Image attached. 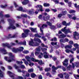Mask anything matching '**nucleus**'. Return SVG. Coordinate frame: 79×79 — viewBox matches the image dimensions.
Masks as SVG:
<instances>
[{
    "instance_id": "obj_12",
    "label": "nucleus",
    "mask_w": 79,
    "mask_h": 79,
    "mask_svg": "<svg viewBox=\"0 0 79 79\" xmlns=\"http://www.w3.org/2000/svg\"><path fill=\"white\" fill-rule=\"evenodd\" d=\"M14 4L15 6V7L16 8L17 10V11H20V7L18 6V5L16 4V3L14 2Z\"/></svg>"
},
{
    "instance_id": "obj_8",
    "label": "nucleus",
    "mask_w": 79,
    "mask_h": 79,
    "mask_svg": "<svg viewBox=\"0 0 79 79\" xmlns=\"http://www.w3.org/2000/svg\"><path fill=\"white\" fill-rule=\"evenodd\" d=\"M31 60L32 61L38 62V63L40 65H43V64H44V63L42 62V60H35V59H34V58H31Z\"/></svg>"
},
{
    "instance_id": "obj_56",
    "label": "nucleus",
    "mask_w": 79,
    "mask_h": 79,
    "mask_svg": "<svg viewBox=\"0 0 79 79\" xmlns=\"http://www.w3.org/2000/svg\"><path fill=\"white\" fill-rule=\"evenodd\" d=\"M57 27L58 28H60L61 27V24L60 23H58L57 24Z\"/></svg>"
},
{
    "instance_id": "obj_39",
    "label": "nucleus",
    "mask_w": 79,
    "mask_h": 79,
    "mask_svg": "<svg viewBox=\"0 0 79 79\" xmlns=\"http://www.w3.org/2000/svg\"><path fill=\"white\" fill-rule=\"evenodd\" d=\"M33 71H34V69H29L28 70V73H31L33 72Z\"/></svg>"
},
{
    "instance_id": "obj_20",
    "label": "nucleus",
    "mask_w": 79,
    "mask_h": 79,
    "mask_svg": "<svg viewBox=\"0 0 79 79\" xmlns=\"http://www.w3.org/2000/svg\"><path fill=\"white\" fill-rule=\"evenodd\" d=\"M64 77L65 79H68L69 77V74L67 73H64Z\"/></svg>"
},
{
    "instance_id": "obj_21",
    "label": "nucleus",
    "mask_w": 79,
    "mask_h": 79,
    "mask_svg": "<svg viewBox=\"0 0 79 79\" xmlns=\"http://www.w3.org/2000/svg\"><path fill=\"white\" fill-rule=\"evenodd\" d=\"M34 40L35 41V42L37 41L39 43H42V41L40 40V39L39 38H35L34 39Z\"/></svg>"
},
{
    "instance_id": "obj_13",
    "label": "nucleus",
    "mask_w": 79,
    "mask_h": 79,
    "mask_svg": "<svg viewBox=\"0 0 79 79\" xmlns=\"http://www.w3.org/2000/svg\"><path fill=\"white\" fill-rule=\"evenodd\" d=\"M29 1L28 0H24L22 2V3L24 5H27V4H28L29 3Z\"/></svg>"
},
{
    "instance_id": "obj_44",
    "label": "nucleus",
    "mask_w": 79,
    "mask_h": 79,
    "mask_svg": "<svg viewBox=\"0 0 79 79\" xmlns=\"http://www.w3.org/2000/svg\"><path fill=\"white\" fill-rule=\"evenodd\" d=\"M75 12H76L75 10H70L69 11V13H75Z\"/></svg>"
},
{
    "instance_id": "obj_5",
    "label": "nucleus",
    "mask_w": 79,
    "mask_h": 79,
    "mask_svg": "<svg viewBox=\"0 0 79 79\" xmlns=\"http://www.w3.org/2000/svg\"><path fill=\"white\" fill-rule=\"evenodd\" d=\"M23 31L24 32V33H23L22 37H26L28 35V32H30V31L28 30L24 29L23 30Z\"/></svg>"
},
{
    "instance_id": "obj_17",
    "label": "nucleus",
    "mask_w": 79,
    "mask_h": 79,
    "mask_svg": "<svg viewBox=\"0 0 79 79\" xmlns=\"http://www.w3.org/2000/svg\"><path fill=\"white\" fill-rule=\"evenodd\" d=\"M30 29L31 31H32V32H35V33H37V29L36 28H30Z\"/></svg>"
},
{
    "instance_id": "obj_47",
    "label": "nucleus",
    "mask_w": 79,
    "mask_h": 79,
    "mask_svg": "<svg viewBox=\"0 0 79 79\" xmlns=\"http://www.w3.org/2000/svg\"><path fill=\"white\" fill-rule=\"evenodd\" d=\"M62 25H63L64 26H66V22L65 21L62 22Z\"/></svg>"
},
{
    "instance_id": "obj_1",
    "label": "nucleus",
    "mask_w": 79,
    "mask_h": 79,
    "mask_svg": "<svg viewBox=\"0 0 79 79\" xmlns=\"http://www.w3.org/2000/svg\"><path fill=\"white\" fill-rule=\"evenodd\" d=\"M2 45L4 47H7L8 48L11 49L12 52H14V53H17L18 52L20 51V48L19 47L17 49L15 48H11V46H10V44L8 43H6L5 44H3Z\"/></svg>"
},
{
    "instance_id": "obj_19",
    "label": "nucleus",
    "mask_w": 79,
    "mask_h": 79,
    "mask_svg": "<svg viewBox=\"0 0 79 79\" xmlns=\"http://www.w3.org/2000/svg\"><path fill=\"white\" fill-rule=\"evenodd\" d=\"M14 68H15V69H17V71L19 72V73L20 72V70L19 69V66L18 67V66H17L16 64H15L14 65Z\"/></svg>"
},
{
    "instance_id": "obj_40",
    "label": "nucleus",
    "mask_w": 79,
    "mask_h": 79,
    "mask_svg": "<svg viewBox=\"0 0 79 79\" xmlns=\"http://www.w3.org/2000/svg\"><path fill=\"white\" fill-rule=\"evenodd\" d=\"M23 53L25 54H27L29 53V52L28 51L25 50L23 52Z\"/></svg>"
},
{
    "instance_id": "obj_43",
    "label": "nucleus",
    "mask_w": 79,
    "mask_h": 79,
    "mask_svg": "<svg viewBox=\"0 0 79 79\" xmlns=\"http://www.w3.org/2000/svg\"><path fill=\"white\" fill-rule=\"evenodd\" d=\"M50 70V68H46L45 69V71L46 72L49 71Z\"/></svg>"
},
{
    "instance_id": "obj_22",
    "label": "nucleus",
    "mask_w": 79,
    "mask_h": 79,
    "mask_svg": "<svg viewBox=\"0 0 79 79\" xmlns=\"http://www.w3.org/2000/svg\"><path fill=\"white\" fill-rule=\"evenodd\" d=\"M50 17V16L49 15H48V16H47L46 18H45V17L43 16V19L44 21H47V20H48Z\"/></svg>"
},
{
    "instance_id": "obj_46",
    "label": "nucleus",
    "mask_w": 79,
    "mask_h": 79,
    "mask_svg": "<svg viewBox=\"0 0 79 79\" xmlns=\"http://www.w3.org/2000/svg\"><path fill=\"white\" fill-rule=\"evenodd\" d=\"M62 15H66V14L67 13V11H63L62 12Z\"/></svg>"
},
{
    "instance_id": "obj_38",
    "label": "nucleus",
    "mask_w": 79,
    "mask_h": 79,
    "mask_svg": "<svg viewBox=\"0 0 79 79\" xmlns=\"http://www.w3.org/2000/svg\"><path fill=\"white\" fill-rule=\"evenodd\" d=\"M22 17H23V18H27V15L26 14L24 15H21Z\"/></svg>"
},
{
    "instance_id": "obj_58",
    "label": "nucleus",
    "mask_w": 79,
    "mask_h": 79,
    "mask_svg": "<svg viewBox=\"0 0 79 79\" xmlns=\"http://www.w3.org/2000/svg\"><path fill=\"white\" fill-rule=\"evenodd\" d=\"M46 23L48 24V25L49 26H50H50H51V25H52V23H51L48 22H47Z\"/></svg>"
},
{
    "instance_id": "obj_63",
    "label": "nucleus",
    "mask_w": 79,
    "mask_h": 79,
    "mask_svg": "<svg viewBox=\"0 0 79 79\" xmlns=\"http://www.w3.org/2000/svg\"><path fill=\"white\" fill-rule=\"evenodd\" d=\"M20 67L21 68H25V66L23 65H20Z\"/></svg>"
},
{
    "instance_id": "obj_33",
    "label": "nucleus",
    "mask_w": 79,
    "mask_h": 79,
    "mask_svg": "<svg viewBox=\"0 0 79 79\" xmlns=\"http://www.w3.org/2000/svg\"><path fill=\"white\" fill-rule=\"evenodd\" d=\"M72 68V66H71V65H69V66H68L67 68V70H70Z\"/></svg>"
},
{
    "instance_id": "obj_51",
    "label": "nucleus",
    "mask_w": 79,
    "mask_h": 79,
    "mask_svg": "<svg viewBox=\"0 0 79 79\" xmlns=\"http://www.w3.org/2000/svg\"><path fill=\"white\" fill-rule=\"evenodd\" d=\"M64 41H65V43L68 42L69 41V40L68 38H65L64 39Z\"/></svg>"
},
{
    "instance_id": "obj_3",
    "label": "nucleus",
    "mask_w": 79,
    "mask_h": 79,
    "mask_svg": "<svg viewBox=\"0 0 79 79\" xmlns=\"http://www.w3.org/2000/svg\"><path fill=\"white\" fill-rule=\"evenodd\" d=\"M7 21L10 23V26L8 27V29H16V27L15 26L14 24V23H15V20L13 19H8Z\"/></svg>"
},
{
    "instance_id": "obj_60",
    "label": "nucleus",
    "mask_w": 79,
    "mask_h": 79,
    "mask_svg": "<svg viewBox=\"0 0 79 79\" xmlns=\"http://www.w3.org/2000/svg\"><path fill=\"white\" fill-rule=\"evenodd\" d=\"M23 50H24V48H23V47H20V52H22V51H23Z\"/></svg>"
},
{
    "instance_id": "obj_61",
    "label": "nucleus",
    "mask_w": 79,
    "mask_h": 79,
    "mask_svg": "<svg viewBox=\"0 0 79 79\" xmlns=\"http://www.w3.org/2000/svg\"><path fill=\"white\" fill-rule=\"evenodd\" d=\"M65 51L67 53H69V52H70V50L68 49H67L65 50Z\"/></svg>"
},
{
    "instance_id": "obj_45",
    "label": "nucleus",
    "mask_w": 79,
    "mask_h": 79,
    "mask_svg": "<svg viewBox=\"0 0 79 79\" xmlns=\"http://www.w3.org/2000/svg\"><path fill=\"white\" fill-rule=\"evenodd\" d=\"M38 18L40 19H42V15H40L38 16Z\"/></svg>"
},
{
    "instance_id": "obj_2",
    "label": "nucleus",
    "mask_w": 79,
    "mask_h": 79,
    "mask_svg": "<svg viewBox=\"0 0 79 79\" xmlns=\"http://www.w3.org/2000/svg\"><path fill=\"white\" fill-rule=\"evenodd\" d=\"M9 57L8 58V57L5 56L4 57V59L6 61H7L8 62L10 63V62H11L13 61H15V56L13 55L12 53H9Z\"/></svg>"
},
{
    "instance_id": "obj_15",
    "label": "nucleus",
    "mask_w": 79,
    "mask_h": 79,
    "mask_svg": "<svg viewBox=\"0 0 79 79\" xmlns=\"http://www.w3.org/2000/svg\"><path fill=\"white\" fill-rule=\"evenodd\" d=\"M33 40H31L29 42V45H31V46H33L34 47V43L33 42Z\"/></svg>"
},
{
    "instance_id": "obj_52",
    "label": "nucleus",
    "mask_w": 79,
    "mask_h": 79,
    "mask_svg": "<svg viewBox=\"0 0 79 79\" xmlns=\"http://www.w3.org/2000/svg\"><path fill=\"white\" fill-rule=\"evenodd\" d=\"M42 52H45V51H47V49L46 48H42Z\"/></svg>"
},
{
    "instance_id": "obj_42",
    "label": "nucleus",
    "mask_w": 79,
    "mask_h": 79,
    "mask_svg": "<svg viewBox=\"0 0 79 79\" xmlns=\"http://www.w3.org/2000/svg\"><path fill=\"white\" fill-rule=\"evenodd\" d=\"M50 27L51 29H54L55 28V26L52 25H51Z\"/></svg>"
},
{
    "instance_id": "obj_49",
    "label": "nucleus",
    "mask_w": 79,
    "mask_h": 79,
    "mask_svg": "<svg viewBox=\"0 0 79 79\" xmlns=\"http://www.w3.org/2000/svg\"><path fill=\"white\" fill-rule=\"evenodd\" d=\"M30 64H29V65L30 66H34V64L33 63H32L31 62V61L30 62H29Z\"/></svg>"
},
{
    "instance_id": "obj_16",
    "label": "nucleus",
    "mask_w": 79,
    "mask_h": 79,
    "mask_svg": "<svg viewBox=\"0 0 79 79\" xmlns=\"http://www.w3.org/2000/svg\"><path fill=\"white\" fill-rule=\"evenodd\" d=\"M8 74H9L10 76L11 77H14V74L13 73H12L11 72L8 71H7Z\"/></svg>"
},
{
    "instance_id": "obj_34",
    "label": "nucleus",
    "mask_w": 79,
    "mask_h": 79,
    "mask_svg": "<svg viewBox=\"0 0 79 79\" xmlns=\"http://www.w3.org/2000/svg\"><path fill=\"white\" fill-rule=\"evenodd\" d=\"M0 77H3V73L2 72L1 70H0Z\"/></svg>"
},
{
    "instance_id": "obj_35",
    "label": "nucleus",
    "mask_w": 79,
    "mask_h": 79,
    "mask_svg": "<svg viewBox=\"0 0 79 79\" xmlns=\"http://www.w3.org/2000/svg\"><path fill=\"white\" fill-rule=\"evenodd\" d=\"M44 6L45 7L49 6L50 4L47 3H45L44 4Z\"/></svg>"
},
{
    "instance_id": "obj_9",
    "label": "nucleus",
    "mask_w": 79,
    "mask_h": 79,
    "mask_svg": "<svg viewBox=\"0 0 79 79\" xmlns=\"http://www.w3.org/2000/svg\"><path fill=\"white\" fill-rule=\"evenodd\" d=\"M40 54L42 55V56H43V55L44 57L45 58H48L49 56V54H48V53H47V52H44L43 54L42 53H40Z\"/></svg>"
},
{
    "instance_id": "obj_55",
    "label": "nucleus",
    "mask_w": 79,
    "mask_h": 79,
    "mask_svg": "<svg viewBox=\"0 0 79 79\" xmlns=\"http://www.w3.org/2000/svg\"><path fill=\"white\" fill-rule=\"evenodd\" d=\"M10 44L11 46H15V45H16V44L13 43H11Z\"/></svg>"
},
{
    "instance_id": "obj_28",
    "label": "nucleus",
    "mask_w": 79,
    "mask_h": 79,
    "mask_svg": "<svg viewBox=\"0 0 79 79\" xmlns=\"http://www.w3.org/2000/svg\"><path fill=\"white\" fill-rule=\"evenodd\" d=\"M30 76V74L29 73H26V76H24V79H26V77H29Z\"/></svg>"
},
{
    "instance_id": "obj_62",
    "label": "nucleus",
    "mask_w": 79,
    "mask_h": 79,
    "mask_svg": "<svg viewBox=\"0 0 79 79\" xmlns=\"http://www.w3.org/2000/svg\"><path fill=\"white\" fill-rule=\"evenodd\" d=\"M69 43L70 44H71V45H73V44H74V43H73V41H70Z\"/></svg>"
},
{
    "instance_id": "obj_48",
    "label": "nucleus",
    "mask_w": 79,
    "mask_h": 79,
    "mask_svg": "<svg viewBox=\"0 0 79 79\" xmlns=\"http://www.w3.org/2000/svg\"><path fill=\"white\" fill-rule=\"evenodd\" d=\"M60 42H62V43H65V41H64V40L63 39H60Z\"/></svg>"
},
{
    "instance_id": "obj_25",
    "label": "nucleus",
    "mask_w": 79,
    "mask_h": 79,
    "mask_svg": "<svg viewBox=\"0 0 79 79\" xmlns=\"http://www.w3.org/2000/svg\"><path fill=\"white\" fill-rule=\"evenodd\" d=\"M20 11H22L23 12H27V9L23 10V8L22 7H20Z\"/></svg>"
},
{
    "instance_id": "obj_30",
    "label": "nucleus",
    "mask_w": 79,
    "mask_h": 79,
    "mask_svg": "<svg viewBox=\"0 0 79 79\" xmlns=\"http://www.w3.org/2000/svg\"><path fill=\"white\" fill-rule=\"evenodd\" d=\"M25 58L28 61H29V62H30L31 61V60H29V59H30V57L28 56H26L25 57Z\"/></svg>"
},
{
    "instance_id": "obj_10",
    "label": "nucleus",
    "mask_w": 79,
    "mask_h": 79,
    "mask_svg": "<svg viewBox=\"0 0 79 79\" xmlns=\"http://www.w3.org/2000/svg\"><path fill=\"white\" fill-rule=\"evenodd\" d=\"M36 7L38 8H40L39 10H38V11H43V10H42V6L41 5H37L36 6Z\"/></svg>"
},
{
    "instance_id": "obj_59",
    "label": "nucleus",
    "mask_w": 79,
    "mask_h": 79,
    "mask_svg": "<svg viewBox=\"0 0 79 79\" xmlns=\"http://www.w3.org/2000/svg\"><path fill=\"white\" fill-rule=\"evenodd\" d=\"M56 44H57L56 42L54 43L52 42L51 43V44L52 45H56Z\"/></svg>"
},
{
    "instance_id": "obj_24",
    "label": "nucleus",
    "mask_w": 79,
    "mask_h": 79,
    "mask_svg": "<svg viewBox=\"0 0 79 79\" xmlns=\"http://www.w3.org/2000/svg\"><path fill=\"white\" fill-rule=\"evenodd\" d=\"M2 52L4 54V55H5V54H7V52H6V51L5 50V49H3L1 50Z\"/></svg>"
},
{
    "instance_id": "obj_26",
    "label": "nucleus",
    "mask_w": 79,
    "mask_h": 79,
    "mask_svg": "<svg viewBox=\"0 0 79 79\" xmlns=\"http://www.w3.org/2000/svg\"><path fill=\"white\" fill-rule=\"evenodd\" d=\"M73 46L75 47L76 48L79 49V45H78L77 44H73Z\"/></svg>"
},
{
    "instance_id": "obj_37",
    "label": "nucleus",
    "mask_w": 79,
    "mask_h": 79,
    "mask_svg": "<svg viewBox=\"0 0 79 79\" xmlns=\"http://www.w3.org/2000/svg\"><path fill=\"white\" fill-rule=\"evenodd\" d=\"M75 64L76 67L78 68L79 67V62H77L75 63Z\"/></svg>"
},
{
    "instance_id": "obj_54",
    "label": "nucleus",
    "mask_w": 79,
    "mask_h": 79,
    "mask_svg": "<svg viewBox=\"0 0 79 79\" xmlns=\"http://www.w3.org/2000/svg\"><path fill=\"white\" fill-rule=\"evenodd\" d=\"M62 16V15L61 14H59L58 15V17L59 18H61V16Z\"/></svg>"
},
{
    "instance_id": "obj_50",
    "label": "nucleus",
    "mask_w": 79,
    "mask_h": 79,
    "mask_svg": "<svg viewBox=\"0 0 79 79\" xmlns=\"http://www.w3.org/2000/svg\"><path fill=\"white\" fill-rule=\"evenodd\" d=\"M34 46H39V44L37 43H34V45H33Z\"/></svg>"
},
{
    "instance_id": "obj_53",
    "label": "nucleus",
    "mask_w": 79,
    "mask_h": 79,
    "mask_svg": "<svg viewBox=\"0 0 79 79\" xmlns=\"http://www.w3.org/2000/svg\"><path fill=\"white\" fill-rule=\"evenodd\" d=\"M61 69H62V70H63L64 71H66V68H64L63 66H62L61 67Z\"/></svg>"
},
{
    "instance_id": "obj_57",
    "label": "nucleus",
    "mask_w": 79,
    "mask_h": 79,
    "mask_svg": "<svg viewBox=\"0 0 79 79\" xmlns=\"http://www.w3.org/2000/svg\"><path fill=\"white\" fill-rule=\"evenodd\" d=\"M46 23L48 24V25L49 26H50H50H51V25H52V23H51L48 22H47Z\"/></svg>"
},
{
    "instance_id": "obj_41",
    "label": "nucleus",
    "mask_w": 79,
    "mask_h": 79,
    "mask_svg": "<svg viewBox=\"0 0 79 79\" xmlns=\"http://www.w3.org/2000/svg\"><path fill=\"white\" fill-rule=\"evenodd\" d=\"M58 76L60 78H63V77H64L63 75L62 74H59V75H58Z\"/></svg>"
},
{
    "instance_id": "obj_4",
    "label": "nucleus",
    "mask_w": 79,
    "mask_h": 79,
    "mask_svg": "<svg viewBox=\"0 0 79 79\" xmlns=\"http://www.w3.org/2000/svg\"><path fill=\"white\" fill-rule=\"evenodd\" d=\"M70 23H66L65 26L66 27H64V29H62L61 30V31L62 32H64L65 34H67L68 33H71L72 32L70 31V29L68 28V29L66 30V26H70Z\"/></svg>"
},
{
    "instance_id": "obj_7",
    "label": "nucleus",
    "mask_w": 79,
    "mask_h": 79,
    "mask_svg": "<svg viewBox=\"0 0 79 79\" xmlns=\"http://www.w3.org/2000/svg\"><path fill=\"white\" fill-rule=\"evenodd\" d=\"M61 68V65L58 66L56 67H55L54 66H52V73L54 75L56 73V71H55L56 69H58V68Z\"/></svg>"
},
{
    "instance_id": "obj_27",
    "label": "nucleus",
    "mask_w": 79,
    "mask_h": 79,
    "mask_svg": "<svg viewBox=\"0 0 79 79\" xmlns=\"http://www.w3.org/2000/svg\"><path fill=\"white\" fill-rule=\"evenodd\" d=\"M16 35H14L12 36H11V34L9 35V38H15V37H16Z\"/></svg>"
},
{
    "instance_id": "obj_11",
    "label": "nucleus",
    "mask_w": 79,
    "mask_h": 79,
    "mask_svg": "<svg viewBox=\"0 0 79 79\" xmlns=\"http://www.w3.org/2000/svg\"><path fill=\"white\" fill-rule=\"evenodd\" d=\"M27 13L28 14H29V15H31L32 14H33V13H34V10L31 9H30L29 10H27Z\"/></svg>"
},
{
    "instance_id": "obj_23",
    "label": "nucleus",
    "mask_w": 79,
    "mask_h": 79,
    "mask_svg": "<svg viewBox=\"0 0 79 79\" xmlns=\"http://www.w3.org/2000/svg\"><path fill=\"white\" fill-rule=\"evenodd\" d=\"M68 60L66 59L65 60L64 62H63V65H64V66H66V67L67 66H68L67 64H66V63H67V62H68Z\"/></svg>"
},
{
    "instance_id": "obj_36",
    "label": "nucleus",
    "mask_w": 79,
    "mask_h": 79,
    "mask_svg": "<svg viewBox=\"0 0 79 79\" xmlns=\"http://www.w3.org/2000/svg\"><path fill=\"white\" fill-rule=\"evenodd\" d=\"M41 47H45L47 48H48V46H47L45 45L43 43H42L41 44Z\"/></svg>"
},
{
    "instance_id": "obj_14",
    "label": "nucleus",
    "mask_w": 79,
    "mask_h": 79,
    "mask_svg": "<svg viewBox=\"0 0 79 79\" xmlns=\"http://www.w3.org/2000/svg\"><path fill=\"white\" fill-rule=\"evenodd\" d=\"M66 37V35L62 33L60 36H59V39H62V38H64Z\"/></svg>"
},
{
    "instance_id": "obj_18",
    "label": "nucleus",
    "mask_w": 79,
    "mask_h": 79,
    "mask_svg": "<svg viewBox=\"0 0 79 79\" xmlns=\"http://www.w3.org/2000/svg\"><path fill=\"white\" fill-rule=\"evenodd\" d=\"M79 33L75 31L73 32V36L74 38H76V36H79Z\"/></svg>"
},
{
    "instance_id": "obj_29",
    "label": "nucleus",
    "mask_w": 79,
    "mask_h": 79,
    "mask_svg": "<svg viewBox=\"0 0 79 79\" xmlns=\"http://www.w3.org/2000/svg\"><path fill=\"white\" fill-rule=\"evenodd\" d=\"M20 45H26V41H24L23 42V43L22 42H21L20 43Z\"/></svg>"
},
{
    "instance_id": "obj_64",
    "label": "nucleus",
    "mask_w": 79,
    "mask_h": 79,
    "mask_svg": "<svg viewBox=\"0 0 79 79\" xmlns=\"http://www.w3.org/2000/svg\"><path fill=\"white\" fill-rule=\"evenodd\" d=\"M39 79H42V76L41 75H39Z\"/></svg>"
},
{
    "instance_id": "obj_6",
    "label": "nucleus",
    "mask_w": 79,
    "mask_h": 79,
    "mask_svg": "<svg viewBox=\"0 0 79 79\" xmlns=\"http://www.w3.org/2000/svg\"><path fill=\"white\" fill-rule=\"evenodd\" d=\"M47 26V25L45 24H44L43 25H38V27H40V31L42 33L41 34H40V35H44V33H43L44 31H43V30H42V29H44V27H45Z\"/></svg>"
},
{
    "instance_id": "obj_32",
    "label": "nucleus",
    "mask_w": 79,
    "mask_h": 79,
    "mask_svg": "<svg viewBox=\"0 0 79 79\" xmlns=\"http://www.w3.org/2000/svg\"><path fill=\"white\" fill-rule=\"evenodd\" d=\"M36 76V75H35L34 73H31V77H32V78H34Z\"/></svg>"
},
{
    "instance_id": "obj_31",
    "label": "nucleus",
    "mask_w": 79,
    "mask_h": 79,
    "mask_svg": "<svg viewBox=\"0 0 79 79\" xmlns=\"http://www.w3.org/2000/svg\"><path fill=\"white\" fill-rule=\"evenodd\" d=\"M35 36L39 38H41V36L39 35L38 33H36L35 35Z\"/></svg>"
}]
</instances>
